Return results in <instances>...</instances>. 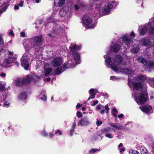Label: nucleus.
<instances>
[{
  "label": "nucleus",
  "mask_w": 154,
  "mask_h": 154,
  "mask_svg": "<svg viewBox=\"0 0 154 154\" xmlns=\"http://www.w3.org/2000/svg\"><path fill=\"white\" fill-rule=\"evenodd\" d=\"M31 81L30 75H27L25 78L22 79L17 78L15 80V85L17 87H22L23 85H28L30 83Z\"/></svg>",
  "instance_id": "1"
},
{
  "label": "nucleus",
  "mask_w": 154,
  "mask_h": 154,
  "mask_svg": "<svg viewBox=\"0 0 154 154\" xmlns=\"http://www.w3.org/2000/svg\"><path fill=\"white\" fill-rule=\"evenodd\" d=\"M149 98L148 94L145 91H143L139 94V96L135 97V101L139 105L145 103Z\"/></svg>",
  "instance_id": "2"
},
{
  "label": "nucleus",
  "mask_w": 154,
  "mask_h": 154,
  "mask_svg": "<svg viewBox=\"0 0 154 154\" xmlns=\"http://www.w3.org/2000/svg\"><path fill=\"white\" fill-rule=\"evenodd\" d=\"M100 3L97 5V7L99 8H101L103 6V13L105 15H107L110 14V10L113 8V6L110 3L107 4V5H105L106 1L104 0H101L99 1Z\"/></svg>",
  "instance_id": "3"
},
{
  "label": "nucleus",
  "mask_w": 154,
  "mask_h": 154,
  "mask_svg": "<svg viewBox=\"0 0 154 154\" xmlns=\"http://www.w3.org/2000/svg\"><path fill=\"white\" fill-rule=\"evenodd\" d=\"M33 41V46L39 47L42 46L43 43V39L42 35L36 36L32 38Z\"/></svg>",
  "instance_id": "4"
},
{
  "label": "nucleus",
  "mask_w": 154,
  "mask_h": 154,
  "mask_svg": "<svg viewBox=\"0 0 154 154\" xmlns=\"http://www.w3.org/2000/svg\"><path fill=\"white\" fill-rule=\"evenodd\" d=\"M29 61L28 58L26 56H22L20 59L21 65L26 70L28 69L29 66Z\"/></svg>",
  "instance_id": "5"
},
{
  "label": "nucleus",
  "mask_w": 154,
  "mask_h": 154,
  "mask_svg": "<svg viewBox=\"0 0 154 154\" xmlns=\"http://www.w3.org/2000/svg\"><path fill=\"white\" fill-rule=\"evenodd\" d=\"M15 57H9L5 59L3 61L2 66L4 67H10L12 66L11 64L15 60Z\"/></svg>",
  "instance_id": "6"
},
{
  "label": "nucleus",
  "mask_w": 154,
  "mask_h": 154,
  "mask_svg": "<svg viewBox=\"0 0 154 154\" xmlns=\"http://www.w3.org/2000/svg\"><path fill=\"white\" fill-rule=\"evenodd\" d=\"M90 122L88 118L87 117H84L79 121L78 125H80L81 126H87L89 125Z\"/></svg>",
  "instance_id": "7"
},
{
  "label": "nucleus",
  "mask_w": 154,
  "mask_h": 154,
  "mask_svg": "<svg viewBox=\"0 0 154 154\" xmlns=\"http://www.w3.org/2000/svg\"><path fill=\"white\" fill-rule=\"evenodd\" d=\"M63 63L62 59L58 57L54 58L52 61V65L54 67H58L61 65Z\"/></svg>",
  "instance_id": "8"
},
{
  "label": "nucleus",
  "mask_w": 154,
  "mask_h": 154,
  "mask_svg": "<svg viewBox=\"0 0 154 154\" xmlns=\"http://www.w3.org/2000/svg\"><path fill=\"white\" fill-rule=\"evenodd\" d=\"M82 20L84 24L88 26H89L92 22L91 19L86 14L83 15L82 17Z\"/></svg>",
  "instance_id": "9"
},
{
  "label": "nucleus",
  "mask_w": 154,
  "mask_h": 154,
  "mask_svg": "<svg viewBox=\"0 0 154 154\" xmlns=\"http://www.w3.org/2000/svg\"><path fill=\"white\" fill-rule=\"evenodd\" d=\"M140 108L142 112L147 114L149 113L152 110V107L150 105L140 106Z\"/></svg>",
  "instance_id": "10"
},
{
  "label": "nucleus",
  "mask_w": 154,
  "mask_h": 154,
  "mask_svg": "<svg viewBox=\"0 0 154 154\" xmlns=\"http://www.w3.org/2000/svg\"><path fill=\"white\" fill-rule=\"evenodd\" d=\"M64 70L66 69L72 68L75 66L74 63L71 60H68L66 63H65L63 65Z\"/></svg>",
  "instance_id": "11"
},
{
  "label": "nucleus",
  "mask_w": 154,
  "mask_h": 154,
  "mask_svg": "<svg viewBox=\"0 0 154 154\" xmlns=\"http://www.w3.org/2000/svg\"><path fill=\"white\" fill-rule=\"evenodd\" d=\"M133 88L137 90H138L139 89H142L143 88L142 83L139 82H134L132 83Z\"/></svg>",
  "instance_id": "12"
},
{
  "label": "nucleus",
  "mask_w": 154,
  "mask_h": 154,
  "mask_svg": "<svg viewBox=\"0 0 154 154\" xmlns=\"http://www.w3.org/2000/svg\"><path fill=\"white\" fill-rule=\"evenodd\" d=\"M141 41L142 42V45L143 46L148 47L150 46L151 44L150 40L148 38H142L141 40Z\"/></svg>",
  "instance_id": "13"
},
{
  "label": "nucleus",
  "mask_w": 154,
  "mask_h": 154,
  "mask_svg": "<svg viewBox=\"0 0 154 154\" xmlns=\"http://www.w3.org/2000/svg\"><path fill=\"white\" fill-rule=\"evenodd\" d=\"M121 47L119 44H115L112 46L110 47V50L112 52L117 53Z\"/></svg>",
  "instance_id": "14"
},
{
  "label": "nucleus",
  "mask_w": 154,
  "mask_h": 154,
  "mask_svg": "<svg viewBox=\"0 0 154 154\" xmlns=\"http://www.w3.org/2000/svg\"><path fill=\"white\" fill-rule=\"evenodd\" d=\"M18 97L20 100H26L27 97V92L24 91H22L19 95Z\"/></svg>",
  "instance_id": "15"
},
{
  "label": "nucleus",
  "mask_w": 154,
  "mask_h": 154,
  "mask_svg": "<svg viewBox=\"0 0 154 154\" xmlns=\"http://www.w3.org/2000/svg\"><path fill=\"white\" fill-rule=\"evenodd\" d=\"M122 40L124 43L127 45H130V44L132 42V41L131 38H129L125 35H124L123 37Z\"/></svg>",
  "instance_id": "16"
},
{
  "label": "nucleus",
  "mask_w": 154,
  "mask_h": 154,
  "mask_svg": "<svg viewBox=\"0 0 154 154\" xmlns=\"http://www.w3.org/2000/svg\"><path fill=\"white\" fill-rule=\"evenodd\" d=\"M63 69V66H60L55 69L54 71V74L56 75L60 74L64 70Z\"/></svg>",
  "instance_id": "17"
},
{
  "label": "nucleus",
  "mask_w": 154,
  "mask_h": 154,
  "mask_svg": "<svg viewBox=\"0 0 154 154\" xmlns=\"http://www.w3.org/2000/svg\"><path fill=\"white\" fill-rule=\"evenodd\" d=\"M72 55L74 60L76 61L79 60L80 58V53L77 51H72Z\"/></svg>",
  "instance_id": "18"
},
{
  "label": "nucleus",
  "mask_w": 154,
  "mask_h": 154,
  "mask_svg": "<svg viewBox=\"0 0 154 154\" xmlns=\"http://www.w3.org/2000/svg\"><path fill=\"white\" fill-rule=\"evenodd\" d=\"M146 76L145 75H143L137 76L136 78V79L137 81H139L141 82H143L146 79Z\"/></svg>",
  "instance_id": "19"
},
{
  "label": "nucleus",
  "mask_w": 154,
  "mask_h": 154,
  "mask_svg": "<svg viewBox=\"0 0 154 154\" xmlns=\"http://www.w3.org/2000/svg\"><path fill=\"white\" fill-rule=\"evenodd\" d=\"M71 51H77L80 49V46H78L77 45L75 44L72 46H70L69 47Z\"/></svg>",
  "instance_id": "20"
},
{
  "label": "nucleus",
  "mask_w": 154,
  "mask_h": 154,
  "mask_svg": "<svg viewBox=\"0 0 154 154\" xmlns=\"http://www.w3.org/2000/svg\"><path fill=\"white\" fill-rule=\"evenodd\" d=\"M148 27L147 26H144L140 28V34L141 35H144L147 32L148 30Z\"/></svg>",
  "instance_id": "21"
},
{
  "label": "nucleus",
  "mask_w": 154,
  "mask_h": 154,
  "mask_svg": "<svg viewBox=\"0 0 154 154\" xmlns=\"http://www.w3.org/2000/svg\"><path fill=\"white\" fill-rule=\"evenodd\" d=\"M137 60L139 62L143 64L145 66H146L148 64L147 60L143 57H139Z\"/></svg>",
  "instance_id": "22"
},
{
  "label": "nucleus",
  "mask_w": 154,
  "mask_h": 154,
  "mask_svg": "<svg viewBox=\"0 0 154 154\" xmlns=\"http://www.w3.org/2000/svg\"><path fill=\"white\" fill-rule=\"evenodd\" d=\"M123 58L119 55H116L115 58V60L116 63L119 64L123 61Z\"/></svg>",
  "instance_id": "23"
},
{
  "label": "nucleus",
  "mask_w": 154,
  "mask_h": 154,
  "mask_svg": "<svg viewBox=\"0 0 154 154\" xmlns=\"http://www.w3.org/2000/svg\"><path fill=\"white\" fill-rule=\"evenodd\" d=\"M4 46V42L2 36L0 35V52L2 51Z\"/></svg>",
  "instance_id": "24"
},
{
  "label": "nucleus",
  "mask_w": 154,
  "mask_h": 154,
  "mask_svg": "<svg viewBox=\"0 0 154 154\" xmlns=\"http://www.w3.org/2000/svg\"><path fill=\"white\" fill-rule=\"evenodd\" d=\"M32 79L35 82H36L40 79L41 77V76H38L35 74H33L32 75Z\"/></svg>",
  "instance_id": "25"
},
{
  "label": "nucleus",
  "mask_w": 154,
  "mask_h": 154,
  "mask_svg": "<svg viewBox=\"0 0 154 154\" xmlns=\"http://www.w3.org/2000/svg\"><path fill=\"white\" fill-rule=\"evenodd\" d=\"M140 152L141 154H149L146 149L143 146H141L140 148Z\"/></svg>",
  "instance_id": "26"
},
{
  "label": "nucleus",
  "mask_w": 154,
  "mask_h": 154,
  "mask_svg": "<svg viewBox=\"0 0 154 154\" xmlns=\"http://www.w3.org/2000/svg\"><path fill=\"white\" fill-rule=\"evenodd\" d=\"M59 14L60 16L63 17L66 15V12L63 8H62L59 11Z\"/></svg>",
  "instance_id": "27"
},
{
  "label": "nucleus",
  "mask_w": 154,
  "mask_h": 154,
  "mask_svg": "<svg viewBox=\"0 0 154 154\" xmlns=\"http://www.w3.org/2000/svg\"><path fill=\"white\" fill-rule=\"evenodd\" d=\"M105 61L109 65L112 66L113 64V62L112 61V59L110 57H108L106 58L105 60Z\"/></svg>",
  "instance_id": "28"
},
{
  "label": "nucleus",
  "mask_w": 154,
  "mask_h": 154,
  "mask_svg": "<svg viewBox=\"0 0 154 154\" xmlns=\"http://www.w3.org/2000/svg\"><path fill=\"white\" fill-rule=\"evenodd\" d=\"M149 33L150 35H154V25L150 26L149 30Z\"/></svg>",
  "instance_id": "29"
},
{
  "label": "nucleus",
  "mask_w": 154,
  "mask_h": 154,
  "mask_svg": "<svg viewBox=\"0 0 154 154\" xmlns=\"http://www.w3.org/2000/svg\"><path fill=\"white\" fill-rule=\"evenodd\" d=\"M148 69H150L154 67V62H150L146 66Z\"/></svg>",
  "instance_id": "30"
},
{
  "label": "nucleus",
  "mask_w": 154,
  "mask_h": 154,
  "mask_svg": "<svg viewBox=\"0 0 154 154\" xmlns=\"http://www.w3.org/2000/svg\"><path fill=\"white\" fill-rule=\"evenodd\" d=\"M52 71V69L51 67H48L45 70V75L47 76L49 75Z\"/></svg>",
  "instance_id": "31"
},
{
  "label": "nucleus",
  "mask_w": 154,
  "mask_h": 154,
  "mask_svg": "<svg viewBox=\"0 0 154 154\" xmlns=\"http://www.w3.org/2000/svg\"><path fill=\"white\" fill-rule=\"evenodd\" d=\"M149 84L152 87H154V79L152 78L148 80Z\"/></svg>",
  "instance_id": "32"
},
{
  "label": "nucleus",
  "mask_w": 154,
  "mask_h": 154,
  "mask_svg": "<svg viewBox=\"0 0 154 154\" xmlns=\"http://www.w3.org/2000/svg\"><path fill=\"white\" fill-rule=\"evenodd\" d=\"M65 0H59L57 5L58 6L61 7L65 4Z\"/></svg>",
  "instance_id": "33"
},
{
  "label": "nucleus",
  "mask_w": 154,
  "mask_h": 154,
  "mask_svg": "<svg viewBox=\"0 0 154 154\" xmlns=\"http://www.w3.org/2000/svg\"><path fill=\"white\" fill-rule=\"evenodd\" d=\"M11 103L9 102L8 101L6 100H5L4 103L3 104V106L5 107H8L9 106Z\"/></svg>",
  "instance_id": "34"
},
{
  "label": "nucleus",
  "mask_w": 154,
  "mask_h": 154,
  "mask_svg": "<svg viewBox=\"0 0 154 154\" xmlns=\"http://www.w3.org/2000/svg\"><path fill=\"white\" fill-rule=\"evenodd\" d=\"M118 125L117 126L116 129L119 130H123L125 129L124 127L122 125H121L118 123H117Z\"/></svg>",
  "instance_id": "35"
},
{
  "label": "nucleus",
  "mask_w": 154,
  "mask_h": 154,
  "mask_svg": "<svg viewBox=\"0 0 154 154\" xmlns=\"http://www.w3.org/2000/svg\"><path fill=\"white\" fill-rule=\"evenodd\" d=\"M122 69L123 70L124 72L125 73L127 74H131V70L128 69H123V68Z\"/></svg>",
  "instance_id": "36"
},
{
  "label": "nucleus",
  "mask_w": 154,
  "mask_h": 154,
  "mask_svg": "<svg viewBox=\"0 0 154 154\" xmlns=\"http://www.w3.org/2000/svg\"><path fill=\"white\" fill-rule=\"evenodd\" d=\"M130 154H139V152L137 150L131 149L129 151Z\"/></svg>",
  "instance_id": "37"
},
{
  "label": "nucleus",
  "mask_w": 154,
  "mask_h": 154,
  "mask_svg": "<svg viewBox=\"0 0 154 154\" xmlns=\"http://www.w3.org/2000/svg\"><path fill=\"white\" fill-rule=\"evenodd\" d=\"M139 51V49L137 47L134 48L132 49V52L134 54L137 53Z\"/></svg>",
  "instance_id": "38"
},
{
  "label": "nucleus",
  "mask_w": 154,
  "mask_h": 154,
  "mask_svg": "<svg viewBox=\"0 0 154 154\" xmlns=\"http://www.w3.org/2000/svg\"><path fill=\"white\" fill-rule=\"evenodd\" d=\"M99 150V149H92L90 150L89 153L91 154L96 152Z\"/></svg>",
  "instance_id": "39"
},
{
  "label": "nucleus",
  "mask_w": 154,
  "mask_h": 154,
  "mask_svg": "<svg viewBox=\"0 0 154 154\" xmlns=\"http://www.w3.org/2000/svg\"><path fill=\"white\" fill-rule=\"evenodd\" d=\"M109 130L107 128H103L101 130V132L103 133L106 134L108 133Z\"/></svg>",
  "instance_id": "40"
},
{
  "label": "nucleus",
  "mask_w": 154,
  "mask_h": 154,
  "mask_svg": "<svg viewBox=\"0 0 154 154\" xmlns=\"http://www.w3.org/2000/svg\"><path fill=\"white\" fill-rule=\"evenodd\" d=\"M111 69L113 71L116 72L119 70L118 68L116 66H113V65L112 66Z\"/></svg>",
  "instance_id": "41"
},
{
  "label": "nucleus",
  "mask_w": 154,
  "mask_h": 154,
  "mask_svg": "<svg viewBox=\"0 0 154 154\" xmlns=\"http://www.w3.org/2000/svg\"><path fill=\"white\" fill-rule=\"evenodd\" d=\"M76 114L77 117L79 118H82L83 116V115L82 113L79 111L77 112Z\"/></svg>",
  "instance_id": "42"
},
{
  "label": "nucleus",
  "mask_w": 154,
  "mask_h": 154,
  "mask_svg": "<svg viewBox=\"0 0 154 154\" xmlns=\"http://www.w3.org/2000/svg\"><path fill=\"white\" fill-rule=\"evenodd\" d=\"M95 93H93L88 98V100H89L91 99H93L95 97Z\"/></svg>",
  "instance_id": "43"
},
{
  "label": "nucleus",
  "mask_w": 154,
  "mask_h": 154,
  "mask_svg": "<svg viewBox=\"0 0 154 154\" xmlns=\"http://www.w3.org/2000/svg\"><path fill=\"white\" fill-rule=\"evenodd\" d=\"M55 134H59V135H61L62 134V133L59 130H57L55 132Z\"/></svg>",
  "instance_id": "44"
},
{
  "label": "nucleus",
  "mask_w": 154,
  "mask_h": 154,
  "mask_svg": "<svg viewBox=\"0 0 154 154\" xmlns=\"http://www.w3.org/2000/svg\"><path fill=\"white\" fill-rule=\"evenodd\" d=\"M5 87L4 86L0 84V90L3 91L5 90Z\"/></svg>",
  "instance_id": "45"
},
{
  "label": "nucleus",
  "mask_w": 154,
  "mask_h": 154,
  "mask_svg": "<svg viewBox=\"0 0 154 154\" xmlns=\"http://www.w3.org/2000/svg\"><path fill=\"white\" fill-rule=\"evenodd\" d=\"M41 135L43 136L46 137L48 135V133L45 131H43Z\"/></svg>",
  "instance_id": "46"
},
{
  "label": "nucleus",
  "mask_w": 154,
  "mask_h": 154,
  "mask_svg": "<svg viewBox=\"0 0 154 154\" xmlns=\"http://www.w3.org/2000/svg\"><path fill=\"white\" fill-rule=\"evenodd\" d=\"M109 125L112 127L116 128V129L117 125H116L115 124L112 123H109Z\"/></svg>",
  "instance_id": "47"
},
{
  "label": "nucleus",
  "mask_w": 154,
  "mask_h": 154,
  "mask_svg": "<svg viewBox=\"0 0 154 154\" xmlns=\"http://www.w3.org/2000/svg\"><path fill=\"white\" fill-rule=\"evenodd\" d=\"M74 129L71 128V129L70 130V135L71 136H72L73 135V133L75 131Z\"/></svg>",
  "instance_id": "48"
},
{
  "label": "nucleus",
  "mask_w": 154,
  "mask_h": 154,
  "mask_svg": "<svg viewBox=\"0 0 154 154\" xmlns=\"http://www.w3.org/2000/svg\"><path fill=\"white\" fill-rule=\"evenodd\" d=\"M41 100H44V101H46L47 99V97L45 94H44L43 97H42L41 98Z\"/></svg>",
  "instance_id": "49"
},
{
  "label": "nucleus",
  "mask_w": 154,
  "mask_h": 154,
  "mask_svg": "<svg viewBox=\"0 0 154 154\" xmlns=\"http://www.w3.org/2000/svg\"><path fill=\"white\" fill-rule=\"evenodd\" d=\"M105 137L109 138H112L113 136H112L111 134L110 133H108L105 135Z\"/></svg>",
  "instance_id": "50"
},
{
  "label": "nucleus",
  "mask_w": 154,
  "mask_h": 154,
  "mask_svg": "<svg viewBox=\"0 0 154 154\" xmlns=\"http://www.w3.org/2000/svg\"><path fill=\"white\" fill-rule=\"evenodd\" d=\"M103 122L102 121H99L97 120L96 122L97 125L98 126H99Z\"/></svg>",
  "instance_id": "51"
},
{
  "label": "nucleus",
  "mask_w": 154,
  "mask_h": 154,
  "mask_svg": "<svg viewBox=\"0 0 154 154\" xmlns=\"http://www.w3.org/2000/svg\"><path fill=\"white\" fill-rule=\"evenodd\" d=\"M8 5H5V6H4L3 8H2V10L3 11H5L6 9H7L8 7Z\"/></svg>",
  "instance_id": "52"
},
{
  "label": "nucleus",
  "mask_w": 154,
  "mask_h": 154,
  "mask_svg": "<svg viewBox=\"0 0 154 154\" xmlns=\"http://www.w3.org/2000/svg\"><path fill=\"white\" fill-rule=\"evenodd\" d=\"M24 2L23 1H21L20 3L18 4V5L19 6H20V7H22L23 6V4Z\"/></svg>",
  "instance_id": "53"
},
{
  "label": "nucleus",
  "mask_w": 154,
  "mask_h": 154,
  "mask_svg": "<svg viewBox=\"0 0 154 154\" xmlns=\"http://www.w3.org/2000/svg\"><path fill=\"white\" fill-rule=\"evenodd\" d=\"M98 103V100H96L92 104V106H95L96 104H97Z\"/></svg>",
  "instance_id": "54"
},
{
  "label": "nucleus",
  "mask_w": 154,
  "mask_h": 154,
  "mask_svg": "<svg viewBox=\"0 0 154 154\" xmlns=\"http://www.w3.org/2000/svg\"><path fill=\"white\" fill-rule=\"evenodd\" d=\"M20 36L23 37H25V33L24 32H20Z\"/></svg>",
  "instance_id": "55"
},
{
  "label": "nucleus",
  "mask_w": 154,
  "mask_h": 154,
  "mask_svg": "<svg viewBox=\"0 0 154 154\" xmlns=\"http://www.w3.org/2000/svg\"><path fill=\"white\" fill-rule=\"evenodd\" d=\"M101 109V104H98L96 107V109L97 110H100Z\"/></svg>",
  "instance_id": "56"
},
{
  "label": "nucleus",
  "mask_w": 154,
  "mask_h": 154,
  "mask_svg": "<svg viewBox=\"0 0 154 154\" xmlns=\"http://www.w3.org/2000/svg\"><path fill=\"white\" fill-rule=\"evenodd\" d=\"M82 106V104L78 103L76 106V107L77 109H78L79 108L81 107Z\"/></svg>",
  "instance_id": "57"
},
{
  "label": "nucleus",
  "mask_w": 154,
  "mask_h": 154,
  "mask_svg": "<svg viewBox=\"0 0 154 154\" xmlns=\"http://www.w3.org/2000/svg\"><path fill=\"white\" fill-rule=\"evenodd\" d=\"M105 109L106 111H108V110H109V107L108 104H107L105 106Z\"/></svg>",
  "instance_id": "58"
},
{
  "label": "nucleus",
  "mask_w": 154,
  "mask_h": 154,
  "mask_svg": "<svg viewBox=\"0 0 154 154\" xmlns=\"http://www.w3.org/2000/svg\"><path fill=\"white\" fill-rule=\"evenodd\" d=\"M74 7L75 10L79 9V7L76 4L74 5Z\"/></svg>",
  "instance_id": "59"
},
{
  "label": "nucleus",
  "mask_w": 154,
  "mask_h": 154,
  "mask_svg": "<svg viewBox=\"0 0 154 154\" xmlns=\"http://www.w3.org/2000/svg\"><path fill=\"white\" fill-rule=\"evenodd\" d=\"M9 34L11 35L12 36H13L14 35V34L12 30H11L9 33Z\"/></svg>",
  "instance_id": "60"
},
{
  "label": "nucleus",
  "mask_w": 154,
  "mask_h": 154,
  "mask_svg": "<svg viewBox=\"0 0 154 154\" xmlns=\"http://www.w3.org/2000/svg\"><path fill=\"white\" fill-rule=\"evenodd\" d=\"M125 147H124L120 149V152L122 153V152H123L124 151H125Z\"/></svg>",
  "instance_id": "61"
},
{
  "label": "nucleus",
  "mask_w": 154,
  "mask_h": 154,
  "mask_svg": "<svg viewBox=\"0 0 154 154\" xmlns=\"http://www.w3.org/2000/svg\"><path fill=\"white\" fill-rule=\"evenodd\" d=\"M14 9L18 10L19 8V6L18 5H15L14 6Z\"/></svg>",
  "instance_id": "62"
},
{
  "label": "nucleus",
  "mask_w": 154,
  "mask_h": 154,
  "mask_svg": "<svg viewBox=\"0 0 154 154\" xmlns=\"http://www.w3.org/2000/svg\"><path fill=\"white\" fill-rule=\"evenodd\" d=\"M130 35L134 37L135 36V34L132 31L130 33Z\"/></svg>",
  "instance_id": "63"
},
{
  "label": "nucleus",
  "mask_w": 154,
  "mask_h": 154,
  "mask_svg": "<svg viewBox=\"0 0 154 154\" xmlns=\"http://www.w3.org/2000/svg\"><path fill=\"white\" fill-rule=\"evenodd\" d=\"M94 90L92 88L89 90V92L90 94H92L93 93V92H94Z\"/></svg>",
  "instance_id": "64"
}]
</instances>
